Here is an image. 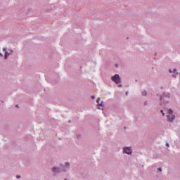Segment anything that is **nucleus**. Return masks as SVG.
Here are the masks:
<instances>
[{
  "mask_svg": "<svg viewBox=\"0 0 180 180\" xmlns=\"http://www.w3.org/2000/svg\"><path fill=\"white\" fill-rule=\"evenodd\" d=\"M167 118L169 122H172L175 119V115L172 114V110H167Z\"/></svg>",
  "mask_w": 180,
  "mask_h": 180,
  "instance_id": "1",
  "label": "nucleus"
},
{
  "mask_svg": "<svg viewBox=\"0 0 180 180\" xmlns=\"http://www.w3.org/2000/svg\"><path fill=\"white\" fill-rule=\"evenodd\" d=\"M111 79L115 82V84H120V77H119V75H114L111 77Z\"/></svg>",
  "mask_w": 180,
  "mask_h": 180,
  "instance_id": "2",
  "label": "nucleus"
},
{
  "mask_svg": "<svg viewBox=\"0 0 180 180\" xmlns=\"http://www.w3.org/2000/svg\"><path fill=\"white\" fill-rule=\"evenodd\" d=\"M0 56H1V57H4V58L6 59L8 56H9V53H8V52H6V49H3L1 50V51H0Z\"/></svg>",
  "mask_w": 180,
  "mask_h": 180,
  "instance_id": "3",
  "label": "nucleus"
},
{
  "mask_svg": "<svg viewBox=\"0 0 180 180\" xmlns=\"http://www.w3.org/2000/svg\"><path fill=\"white\" fill-rule=\"evenodd\" d=\"M99 101H101L100 98H98L96 101L98 103L97 108L98 109H103V102L99 103Z\"/></svg>",
  "mask_w": 180,
  "mask_h": 180,
  "instance_id": "4",
  "label": "nucleus"
},
{
  "mask_svg": "<svg viewBox=\"0 0 180 180\" xmlns=\"http://www.w3.org/2000/svg\"><path fill=\"white\" fill-rule=\"evenodd\" d=\"M124 153L125 154H130L131 153V148H130V147L124 148Z\"/></svg>",
  "mask_w": 180,
  "mask_h": 180,
  "instance_id": "5",
  "label": "nucleus"
},
{
  "mask_svg": "<svg viewBox=\"0 0 180 180\" xmlns=\"http://www.w3.org/2000/svg\"><path fill=\"white\" fill-rule=\"evenodd\" d=\"M52 171H53V172H60V169L53 167Z\"/></svg>",
  "mask_w": 180,
  "mask_h": 180,
  "instance_id": "6",
  "label": "nucleus"
},
{
  "mask_svg": "<svg viewBox=\"0 0 180 180\" xmlns=\"http://www.w3.org/2000/svg\"><path fill=\"white\" fill-rule=\"evenodd\" d=\"M167 98H169V94H167L166 96H165L162 99H167Z\"/></svg>",
  "mask_w": 180,
  "mask_h": 180,
  "instance_id": "7",
  "label": "nucleus"
},
{
  "mask_svg": "<svg viewBox=\"0 0 180 180\" xmlns=\"http://www.w3.org/2000/svg\"><path fill=\"white\" fill-rule=\"evenodd\" d=\"M142 95L143 96H146V95H147V91H142Z\"/></svg>",
  "mask_w": 180,
  "mask_h": 180,
  "instance_id": "8",
  "label": "nucleus"
},
{
  "mask_svg": "<svg viewBox=\"0 0 180 180\" xmlns=\"http://www.w3.org/2000/svg\"><path fill=\"white\" fill-rule=\"evenodd\" d=\"M161 113L162 114V116H165V113H164V111L162 110H160Z\"/></svg>",
  "mask_w": 180,
  "mask_h": 180,
  "instance_id": "9",
  "label": "nucleus"
},
{
  "mask_svg": "<svg viewBox=\"0 0 180 180\" xmlns=\"http://www.w3.org/2000/svg\"><path fill=\"white\" fill-rule=\"evenodd\" d=\"M158 171H160V172H161L162 171V169H161V167L158 168Z\"/></svg>",
  "mask_w": 180,
  "mask_h": 180,
  "instance_id": "10",
  "label": "nucleus"
},
{
  "mask_svg": "<svg viewBox=\"0 0 180 180\" xmlns=\"http://www.w3.org/2000/svg\"><path fill=\"white\" fill-rule=\"evenodd\" d=\"M176 75H178V73H175L174 75H173V77H176Z\"/></svg>",
  "mask_w": 180,
  "mask_h": 180,
  "instance_id": "11",
  "label": "nucleus"
},
{
  "mask_svg": "<svg viewBox=\"0 0 180 180\" xmlns=\"http://www.w3.org/2000/svg\"><path fill=\"white\" fill-rule=\"evenodd\" d=\"M166 146H167V147H169V145L168 143H167Z\"/></svg>",
  "mask_w": 180,
  "mask_h": 180,
  "instance_id": "12",
  "label": "nucleus"
},
{
  "mask_svg": "<svg viewBox=\"0 0 180 180\" xmlns=\"http://www.w3.org/2000/svg\"><path fill=\"white\" fill-rule=\"evenodd\" d=\"M92 99H95V96H92Z\"/></svg>",
  "mask_w": 180,
  "mask_h": 180,
  "instance_id": "13",
  "label": "nucleus"
},
{
  "mask_svg": "<svg viewBox=\"0 0 180 180\" xmlns=\"http://www.w3.org/2000/svg\"><path fill=\"white\" fill-rule=\"evenodd\" d=\"M17 178H20V176H17Z\"/></svg>",
  "mask_w": 180,
  "mask_h": 180,
  "instance_id": "14",
  "label": "nucleus"
},
{
  "mask_svg": "<svg viewBox=\"0 0 180 180\" xmlns=\"http://www.w3.org/2000/svg\"><path fill=\"white\" fill-rule=\"evenodd\" d=\"M169 72H172V71H171V70H169Z\"/></svg>",
  "mask_w": 180,
  "mask_h": 180,
  "instance_id": "15",
  "label": "nucleus"
},
{
  "mask_svg": "<svg viewBox=\"0 0 180 180\" xmlns=\"http://www.w3.org/2000/svg\"><path fill=\"white\" fill-rule=\"evenodd\" d=\"M66 165H68V167L70 165V164H66Z\"/></svg>",
  "mask_w": 180,
  "mask_h": 180,
  "instance_id": "16",
  "label": "nucleus"
},
{
  "mask_svg": "<svg viewBox=\"0 0 180 180\" xmlns=\"http://www.w3.org/2000/svg\"><path fill=\"white\" fill-rule=\"evenodd\" d=\"M174 71H176V70H174Z\"/></svg>",
  "mask_w": 180,
  "mask_h": 180,
  "instance_id": "17",
  "label": "nucleus"
}]
</instances>
